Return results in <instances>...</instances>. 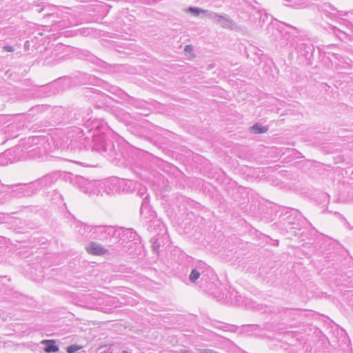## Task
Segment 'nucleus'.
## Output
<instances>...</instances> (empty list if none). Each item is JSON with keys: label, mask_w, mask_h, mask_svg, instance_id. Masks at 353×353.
Masks as SVG:
<instances>
[{"label": "nucleus", "mask_w": 353, "mask_h": 353, "mask_svg": "<svg viewBox=\"0 0 353 353\" xmlns=\"http://www.w3.org/2000/svg\"><path fill=\"white\" fill-rule=\"evenodd\" d=\"M189 11L195 15H199V13L201 12L199 8H190Z\"/></svg>", "instance_id": "423d86ee"}, {"label": "nucleus", "mask_w": 353, "mask_h": 353, "mask_svg": "<svg viewBox=\"0 0 353 353\" xmlns=\"http://www.w3.org/2000/svg\"><path fill=\"white\" fill-rule=\"evenodd\" d=\"M252 130L255 134H261L265 132L268 130V128L265 127H262L259 124H256L252 128Z\"/></svg>", "instance_id": "7ed1b4c3"}, {"label": "nucleus", "mask_w": 353, "mask_h": 353, "mask_svg": "<svg viewBox=\"0 0 353 353\" xmlns=\"http://www.w3.org/2000/svg\"><path fill=\"white\" fill-rule=\"evenodd\" d=\"M199 273L196 270H193L190 274V279L192 281H195L199 279Z\"/></svg>", "instance_id": "39448f33"}, {"label": "nucleus", "mask_w": 353, "mask_h": 353, "mask_svg": "<svg viewBox=\"0 0 353 353\" xmlns=\"http://www.w3.org/2000/svg\"><path fill=\"white\" fill-rule=\"evenodd\" d=\"M41 344L46 345L44 351L47 353L56 352L59 351V347L56 345L54 340H43Z\"/></svg>", "instance_id": "f03ea898"}, {"label": "nucleus", "mask_w": 353, "mask_h": 353, "mask_svg": "<svg viewBox=\"0 0 353 353\" xmlns=\"http://www.w3.org/2000/svg\"><path fill=\"white\" fill-rule=\"evenodd\" d=\"M123 353H128L126 351H123Z\"/></svg>", "instance_id": "1a4fd4ad"}, {"label": "nucleus", "mask_w": 353, "mask_h": 353, "mask_svg": "<svg viewBox=\"0 0 353 353\" xmlns=\"http://www.w3.org/2000/svg\"><path fill=\"white\" fill-rule=\"evenodd\" d=\"M4 50L7 52H13L14 48L12 46H6L4 47Z\"/></svg>", "instance_id": "0eeeda50"}, {"label": "nucleus", "mask_w": 353, "mask_h": 353, "mask_svg": "<svg viewBox=\"0 0 353 353\" xmlns=\"http://www.w3.org/2000/svg\"><path fill=\"white\" fill-rule=\"evenodd\" d=\"M88 252L92 255H103L107 252V250L103 248L100 244L92 242L87 248Z\"/></svg>", "instance_id": "f257e3e1"}, {"label": "nucleus", "mask_w": 353, "mask_h": 353, "mask_svg": "<svg viewBox=\"0 0 353 353\" xmlns=\"http://www.w3.org/2000/svg\"><path fill=\"white\" fill-rule=\"evenodd\" d=\"M82 347L77 345H72L67 347L66 351L68 353H74L81 349Z\"/></svg>", "instance_id": "20e7f679"}, {"label": "nucleus", "mask_w": 353, "mask_h": 353, "mask_svg": "<svg viewBox=\"0 0 353 353\" xmlns=\"http://www.w3.org/2000/svg\"><path fill=\"white\" fill-rule=\"evenodd\" d=\"M192 50V47L191 46H187L185 48V51L186 52H191Z\"/></svg>", "instance_id": "6e6552de"}]
</instances>
